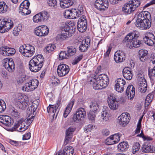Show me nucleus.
<instances>
[{
  "label": "nucleus",
  "instance_id": "1",
  "mask_svg": "<svg viewBox=\"0 0 155 155\" xmlns=\"http://www.w3.org/2000/svg\"><path fill=\"white\" fill-rule=\"evenodd\" d=\"M139 34L138 32L133 31L127 34L123 41V43H126V46L132 48H137L142 45V41L137 40Z\"/></svg>",
  "mask_w": 155,
  "mask_h": 155
},
{
  "label": "nucleus",
  "instance_id": "2",
  "mask_svg": "<svg viewBox=\"0 0 155 155\" xmlns=\"http://www.w3.org/2000/svg\"><path fill=\"white\" fill-rule=\"evenodd\" d=\"M43 61L40 55L34 57L29 62V68L30 70L34 72H36L40 70L43 66Z\"/></svg>",
  "mask_w": 155,
  "mask_h": 155
},
{
  "label": "nucleus",
  "instance_id": "3",
  "mask_svg": "<svg viewBox=\"0 0 155 155\" xmlns=\"http://www.w3.org/2000/svg\"><path fill=\"white\" fill-rule=\"evenodd\" d=\"M19 51L24 56L29 58L34 54L35 49L33 46L27 44L21 46L19 48Z\"/></svg>",
  "mask_w": 155,
  "mask_h": 155
},
{
  "label": "nucleus",
  "instance_id": "4",
  "mask_svg": "<svg viewBox=\"0 0 155 155\" xmlns=\"http://www.w3.org/2000/svg\"><path fill=\"white\" fill-rule=\"evenodd\" d=\"M13 26V21L10 19H4L0 20V32L4 33L8 31Z\"/></svg>",
  "mask_w": 155,
  "mask_h": 155
},
{
  "label": "nucleus",
  "instance_id": "5",
  "mask_svg": "<svg viewBox=\"0 0 155 155\" xmlns=\"http://www.w3.org/2000/svg\"><path fill=\"white\" fill-rule=\"evenodd\" d=\"M38 85V81L36 79H32L25 83V86L22 87V90L27 92L32 91L37 87Z\"/></svg>",
  "mask_w": 155,
  "mask_h": 155
},
{
  "label": "nucleus",
  "instance_id": "6",
  "mask_svg": "<svg viewBox=\"0 0 155 155\" xmlns=\"http://www.w3.org/2000/svg\"><path fill=\"white\" fill-rule=\"evenodd\" d=\"M61 100H58L55 105H50L47 108L48 112L49 114L50 115L53 117V118L55 116V118L57 117L59 111L58 108L61 104Z\"/></svg>",
  "mask_w": 155,
  "mask_h": 155
},
{
  "label": "nucleus",
  "instance_id": "7",
  "mask_svg": "<svg viewBox=\"0 0 155 155\" xmlns=\"http://www.w3.org/2000/svg\"><path fill=\"white\" fill-rule=\"evenodd\" d=\"M107 102L110 108L113 110L117 109L118 107V101L116 100V96L113 94H111L108 96L107 99Z\"/></svg>",
  "mask_w": 155,
  "mask_h": 155
},
{
  "label": "nucleus",
  "instance_id": "8",
  "mask_svg": "<svg viewBox=\"0 0 155 155\" xmlns=\"http://www.w3.org/2000/svg\"><path fill=\"white\" fill-rule=\"evenodd\" d=\"M18 101L17 105L19 108L24 110L28 105V100L25 96L22 95L21 94H18Z\"/></svg>",
  "mask_w": 155,
  "mask_h": 155
},
{
  "label": "nucleus",
  "instance_id": "9",
  "mask_svg": "<svg viewBox=\"0 0 155 155\" xmlns=\"http://www.w3.org/2000/svg\"><path fill=\"white\" fill-rule=\"evenodd\" d=\"M3 66L9 72H12L15 70V64L12 59L6 58L3 60Z\"/></svg>",
  "mask_w": 155,
  "mask_h": 155
},
{
  "label": "nucleus",
  "instance_id": "10",
  "mask_svg": "<svg viewBox=\"0 0 155 155\" xmlns=\"http://www.w3.org/2000/svg\"><path fill=\"white\" fill-rule=\"evenodd\" d=\"M70 68L68 65L65 64H60L57 68V73L58 76L62 77L65 76L69 72Z\"/></svg>",
  "mask_w": 155,
  "mask_h": 155
},
{
  "label": "nucleus",
  "instance_id": "11",
  "mask_svg": "<svg viewBox=\"0 0 155 155\" xmlns=\"http://www.w3.org/2000/svg\"><path fill=\"white\" fill-rule=\"evenodd\" d=\"M86 112L83 108H80L76 112V114L73 116V120L76 122L83 120L86 115Z\"/></svg>",
  "mask_w": 155,
  "mask_h": 155
},
{
  "label": "nucleus",
  "instance_id": "12",
  "mask_svg": "<svg viewBox=\"0 0 155 155\" xmlns=\"http://www.w3.org/2000/svg\"><path fill=\"white\" fill-rule=\"evenodd\" d=\"M109 3L107 0H96L94 6L100 11L105 10L108 7Z\"/></svg>",
  "mask_w": 155,
  "mask_h": 155
},
{
  "label": "nucleus",
  "instance_id": "13",
  "mask_svg": "<svg viewBox=\"0 0 155 155\" xmlns=\"http://www.w3.org/2000/svg\"><path fill=\"white\" fill-rule=\"evenodd\" d=\"M13 120L8 116L0 115V123L7 127H11L13 123Z\"/></svg>",
  "mask_w": 155,
  "mask_h": 155
},
{
  "label": "nucleus",
  "instance_id": "14",
  "mask_svg": "<svg viewBox=\"0 0 155 155\" xmlns=\"http://www.w3.org/2000/svg\"><path fill=\"white\" fill-rule=\"evenodd\" d=\"M151 20L148 19H144L140 23L137 25L136 26L142 30H147L149 29L151 26Z\"/></svg>",
  "mask_w": 155,
  "mask_h": 155
},
{
  "label": "nucleus",
  "instance_id": "15",
  "mask_svg": "<svg viewBox=\"0 0 155 155\" xmlns=\"http://www.w3.org/2000/svg\"><path fill=\"white\" fill-rule=\"evenodd\" d=\"M119 134H114L111 135L106 140V143L108 145H111L117 143L120 140Z\"/></svg>",
  "mask_w": 155,
  "mask_h": 155
},
{
  "label": "nucleus",
  "instance_id": "16",
  "mask_svg": "<svg viewBox=\"0 0 155 155\" xmlns=\"http://www.w3.org/2000/svg\"><path fill=\"white\" fill-rule=\"evenodd\" d=\"M97 80L99 82V84L104 88L109 84V80L107 76L105 74H101L97 78Z\"/></svg>",
  "mask_w": 155,
  "mask_h": 155
},
{
  "label": "nucleus",
  "instance_id": "17",
  "mask_svg": "<svg viewBox=\"0 0 155 155\" xmlns=\"http://www.w3.org/2000/svg\"><path fill=\"white\" fill-rule=\"evenodd\" d=\"M2 52L1 54L4 56H11L15 53V50L14 48H9L6 46H4L1 48Z\"/></svg>",
  "mask_w": 155,
  "mask_h": 155
},
{
  "label": "nucleus",
  "instance_id": "18",
  "mask_svg": "<svg viewBox=\"0 0 155 155\" xmlns=\"http://www.w3.org/2000/svg\"><path fill=\"white\" fill-rule=\"evenodd\" d=\"M76 128L74 127H71L68 128L66 132V137L64 143L67 144L72 137V134L75 130Z\"/></svg>",
  "mask_w": 155,
  "mask_h": 155
},
{
  "label": "nucleus",
  "instance_id": "19",
  "mask_svg": "<svg viewBox=\"0 0 155 155\" xmlns=\"http://www.w3.org/2000/svg\"><path fill=\"white\" fill-rule=\"evenodd\" d=\"M143 40L146 44L149 46H152L155 44V37L153 34L149 33L144 38Z\"/></svg>",
  "mask_w": 155,
  "mask_h": 155
},
{
  "label": "nucleus",
  "instance_id": "20",
  "mask_svg": "<svg viewBox=\"0 0 155 155\" xmlns=\"http://www.w3.org/2000/svg\"><path fill=\"white\" fill-rule=\"evenodd\" d=\"M135 94V88L132 85L128 86L126 91V94L128 98L132 100L134 98Z\"/></svg>",
  "mask_w": 155,
  "mask_h": 155
},
{
  "label": "nucleus",
  "instance_id": "21",
  "mask_svg": "<svg viewBox=\"0 0 155 155\" xmlns=\"http://www.w3.org/2000/svg\"><path fill=\"white\" fill-rule=\"evenodd\" d=\"M119 123L123 127L125 126L129 122V118L124 113L122 114L118 118Z\"/></svg>",
  "mask_w": 155,
  "mask_h": 155
},
{
  "label": "nucleus",
  "instance_id": "22",
  "mask_svg": "<svg viewBox=\"0 0 155 155\" xmlns=\"http://www.w3.org/2000/svg\"><path fill=\"white\" fill-rule=\"evenodd\" d=\"M138 90L141 93L146 92L147 87V81L145 79H143V81H139L138 84Z\"/></svg>",
  "mask_w": 155,
  "mask_h": 155
},
{
  "label": "nucleus",
  "instance_id": "23",
  "mask_svg": "<svg viewBox=\"0 0 155 155\" xmlns=\"http://www.w3.org/2000/svg\"><path fill=\"white\" fill-rule=\"evenodd\" d=\"M148 51L146 50L141 49L138 52V56L140 61L144 62L148 58Z\"/></svg>",
  "mask_w": 155,
  "mask_h": 155
},
{
  "label": "nucleus",
  "instance_id": "24",
  "mask_svg": "<svg viewBox=\"0 0 155 155\" xmlns=\"http://www.w3.org/2000/svg\"><path fill=\"white\" fill-rule=\"evenodd\" d=\"M123 76L126 79L130 80L132 79L133 74L130 68L129 67L125 68L123 71Z\"/></svg>",
  "mask_w": 155,
  "mask_h": 155
},
{
  "label": "nucleus",
  "instance_id": "25",
  "mask_svg": "<svg viewBox=\"0 0 155 155\" xmlns=\"http://www.w3.org/2000/svg\"><path fill=\"white\" fill-rule=\"evenodd\" d=\"M134 8L132 6V5L130 4V2L128 3L125 4L122 8V11L126 14H129L132 12L134 11Z\"/></svg>",
  "mask_w": 155,
  "mask_h": 155
},
{
  "label": "nucleus",
  "instance_id": "26",
  "mask_svg": "<svg viewBox=\"0 0 155 155\" xmlns=\"http://www.w3.org/2000/svg\"><path fill=\"white\" fill-rule=\"evenodd\" d=\"M74 0H62L61 1L60 5L62 8H66L72 5Z\"/></svg>",
  "mask_w": 155,
  "mask_h": 155
},
{
  "label": "nucleus",
  "instance_id": "27",
  "mask_svg": "<svg viewBox=\"0 0 155 155\" xmlns=\"http://www.w3.org/2000/svg\"><path fill=\"white\" fill-rule=\"evenodd\" d=\"M74 100L73 99H71L67 106L63 114V116L65 118L69 114L74 105Z\"/></svg>",
  "mask_w": 155,
  "mask_h": 155
},
{
  "label": "nucleus",
  "instance_id": "28",
  "mask_svg": "<svg viewBox=\"0 0 155 155\" xmlns=\"http://www.w3.org/2000/svg\"><path fill=\"white\" fill-rule=\"evenodd\" d=\"M153 97L154 93L153 92H151L147 95L145 100L144 104L145 108H147L150 104L153 99Z\"/></svg>",
  "mask_w": 155,
  "mask_h": 155
},
{
  "label": "nucleus",
  "instance_id": "29",
  "mask_svg": "<svg viewBox=\"0 0 155 155\" xmlns=\"http://www.w3.org/2000/svg\"><path fill=\"white\" fill-rule=\"evenodd\" d=\"M129 147L128 143L124 141L120 143L117 146L118 150L120 152H124L126 151Z\"/></svg>",
  "mask_w": 155,
  "mask_h": 155
},
{
  "label": "nucleus",
  "instance_id": "30",
  "mask_svg": "<svg viewBox=\"0 0 155 155\" xmlns=\"http://www.w3.org/2000/svg\"><path fill=\"white\" fill-rule=\"evenodd\" d=\"M64 16L65 18H67L72 19L73 17L74 18H77L74 12V10H66L64 13Z\"/></svg>",
  "mask_w": 155,
  "mask_h": 155
},
{
  "label": "nucleus",
  "instance_id": "31",
  "mask_svg": "<svg viewBox=\"0 0 155 155\" xmlns=\"http://www.w3.org/2000/svg\"><path fill=\"white\" fill-rule=\"evenodd\" d=\"M87 27V22L84 21L83 22H79L77 23V28L78 31L81 32H83L86 31Z\"/></svg>",
  "mask_w": 155,
  "mask_h": 155
},
{
  "label": "nucleus",
  "instance_id": "32",
  "mask_svg": "<svg viewBox=\"0 0 155 155\" xmlns=\"http://www.w3.org/2000/svg\"><path fill=\"white\" fill-rule=\"evenodd\" d=\"M62 34L61 35H58L55 37V39L56 41H61L64 40L68 38L69 36L67 33L65 32L61 31Z\"/></svg>",
  "mask_w": 155,
  "mask_h": 155
},
{
  "label": "nucleus",
  "instance_id": "33",
  "mask_svg": "<svg viewBox=\"0 0 155 155\" xmlns=\"http://www.w3.org/2000/svg\"><path fill=\"white\" fill-rule=\"evenodd\" d=\"M151 144L148 142H145L142 147V151L146 153H150V151Z\"/></svg>",
  "mask_w": 155,
  "mask_h": 155
},
{
  "label": "nucleus",
  "instance_id": "34",
  "mask_svg": "<svg viewBox=\"0 0 155 155\" xmlns=\"http://www.w3.org/2000/svg\"><path fill=\"white\" fill-rule=\"evenodd\" d=\"M41 18L42 21H47L50 17L49 14L46 11H44L39 13Z\"/></svg>",
  "mask_w": 155,
  "mask_h": 155
},
{
  "label": "nucleus",
  "instance_id": "35",
  "mask_svg": "<svg viewBox=\"0 0 155 155\" xmlns=\"http://www.w3.org/2000/svg\"><path fill=\"white\" fill-rule=\"evenodd\" d=\"M140 148V145L138 142H135L133 143L132 146V152L134 154L138 151Z\"/></svg>",
  "mask_w": 155,
  "mask_h": 155
},
{
  "label": "nucleus",
  "instance_id": "36",
  "mask_svg": "<svg viewBox=\"0 0 155 155\" xmlns=\"http://www.w3.org/2000/svg\"><path fill=\"white\" fill-rule=\"evenodd\" d=\"M74 12L77 18L80 15L83 14V8L82 5H79L78 7V9L74 10Z\"/></svg>",
  "mask_w": 155,
  "mask_h": 155
},
{
  "label": "nucleus",
  "instance_id": "37",
  "mask_svg": "<svg viewBox=\"0 0 155 155\" xmlns=\"http://www.w3.org/2000/svg\"><path fill=\"white\" fill-rule=\"evenodd\" d=\"M67 53L69 57L74 55L76 52V48L73 46H68L67 47Z\"/></svg>",
  "mask_w": 155,
  "mask_h": 155
},
{
  "label": "nucleus",
  "instance_id": "38",
  "mask_svg": "<svg viewBox=\"0 0 155 155\" xmlns=\"http://www.w3.org/2000/svg\"><path fill=\"white\" fill-rule=\"evenodd\" d=\"M96 113L94 111L90 110L88 114V119L92 123H94L95 122Z\"/></svg>",
  "mask_w": 155,
  "mask_h": 155
},
{
  "label": "nucleus",
  "instance_id": "39",
  "mask_svg": "<svg viewBox=\"0 0 155 155\" xmlns=\"http://www.w3.org/2000/svg\"><path fill=\"white\" fill-rule=\"evenodd\" d=\"M91 111H93L96 113V111L99 108V105L97 102L95 101L92 102V104L90 105Z\"/></svg>",
  "mask_w": 155,
  "mask_h": 155
},
{
  "label": "nucleus",
  "instance_id": "40",
  "mask_svg": "<svg viewBox=\"0 0 155 155\" xmlns=\"http://www.w3.org/2000/svg\"><path fill=\"white\" fill-rule=\"evenodd\" d=\"M38 107V105L34 103H32V105L28 107L29 112H28V113H29V114H31V115H34V113L35 111Z\"/></svg>",
  "mask_w": 155,
  "mask_h": 155
},
{
  "label": "nucleus",
  "instance_id": "41",
  "mask_svg": "<svg viewBox=\"0 0 155 155\" xmlns=\"http://www.w3.org/2000/svg\"><path fill=\"white\" fill-rule=\"evenodd\" d=\"M67 52L65 51H61L59 54V59L60 60L69 58Z\"/></svg>",
  "mask_w": 155,
  "mask_h": 155
},
{
  "label": "nucleus",
  "instance_id": "42",
  "mask_svg": "<svg viewBox=\"0 0 155 155\" xmlns=\"http://www.w3.org/2000/svg\"><path fill=\"white\" fill-rule=\"evenodd\" d=\"M8 9V6L4 2H0V13H4L6 12Z\"/></svg>",
  "mask_w": 155,
  "mask_h": 155
},
{
  "label": "nucleus",
  "instance_id": "43",
  "mask_svg": "<svg viewBox=\"0 0 155 155\" xmlns=\"http://www.w3.org/2000/svg\"><path fill=\"white\" fill-rule=\"evenodd\" d=\"M56 48L54 44H48L45 48L47 52H51L54 50Z\"/></svg>",
  "mask_w": 155,
  "mask_h": 155
},
{
  "label": "nucleus",
  "instance_id": "44",
  "mask_svg": "<svg viewBox=\"0 0 155 155\" xmlns=\"http://www.w3.org/2000/svg\"><path fill=\"white\" fill-rule=\"evenodd\" d=\"M11 115L12 116L14 117H15L17 118L19 117L20 114V113L17 109L15 108L14 107H13L11 110Z\"/></svg>",
  "mask_w": 155,
  "mask_h": 155
},
{
  "label": "nucleus",
  "instance_id": "45",
  "mask_svg": "<svg viewBox=\"0 0 155 155\" xmlns=\"http://www.w3.org/2000/svg\"><path fill=\"white\" fill-rule=\"evenodd\" d=\"M28 8H19V12L22 15H28L31 13V11L28 10Z\"/></svg>",
  "mask_w": 155,
  "mask_h": 155
},
{
  "label": "nucleus",
  "instance_id": "46",
  "mask_svg": "<svg viewBox=\"0 0 155 155\" xmlns=\"http://www.w3.org/2000/svg\"><path fill=\"white\" fill-rule=\"evenodd\" d=\"M41 33L43 34V36H45L48 35L49 32L48 28L45 25L41 26Z\"/></svg>",
  "mask_w": 155,
  "mask_h": 155
},
{
  "label": "nucleus",
  "instance_id": "47",
  "mask_svg": "<svg viewBox=\"0 0 155 155\" xmlns=\"http://www.w3.org/2000/svg\"><path fill=\"white\" fill-rule=\"evenodd\" d=\"M143 12H141L138 15L136 21L134 23L135 25L140 23L141 21H142L144 19V17L143 16Z\"/></svg>",
  "mask_w": 155,
  "mask_h": 155
},
{
  "label": "nucleus",
  "instance_id": "48",
  "mask_svg": "<svg viewBox=\"0 0 155 155\" xmlns=\"http://www.w3.org/2000/svg\"><path fill=\"white\" fill-rule=\"evenodd\" d=\"M48 4L49 6L54 8H57V2L56 0H48Z\"/></svg>",
  "mask_w": 155,
  "mask_h": 155
},
{
  "label": "nucleus",
  "instance_id": "49",
  "mask_svg": "<svg viewBox=\"0 0 155 155\" xmlns=\"http://www.w3.org/2000/svg\"><path fill=\"white\" fill-rule=\"evenodd\" d=\"M130 4L132 5V7L134 8V11L136 8L139 6L140 3L139 1L138 0H133L130 2Z\"/></svg>",
  "mask_w": 155,
  "mask_h": 155
},
{
  "label": "nucleus",
  "instance_id": "50",
  "mask_svg": "<svg viewBox=\"0 0 155 155\" xmlns=\"http://www.w3.org/2000/svg\"><path fill=\"white\" fill-rule=\"evenodd\" d=\"M83 58V56L82 54L76 57L72 61V64L73 65L76 64L82 59Z\"/></svg>",
  "mask_w": 155,
  "mask_h": 155
},
{
  "label": "nucleus",
  "instance_id": "51",
  "mask_svg": "<svg viewBox=\"0 0 155 155\" xmlns=\"http://www.w3.org/2000/svg\"><path fill=\"white\" fill-rule=\"evenodd\" d=\"M96 82L93 84V87L95 90L102 89L104 88L99 84V82L97 80V78L96 79Z\"/></svg>",
  "mask_w": 155,
  "mask_h": 155
},
{
  "label": "nucleus",
  "instance_id": "52",
  "mask_svg": "<svg viewBox=\"0 0 155 155\" xmlns=\"http://www.w3.org/2000/svg\"><path fill=\"white\" fill-rule=\"evenodd\" d=\"M30 5V3L29 1L28 0H25L21 3L19 8H28Z\"/></svg>",
  "mask_w": 155,
  "mask_h": 155
},
{
  "label": "nucleus",
  "instance_id": "53",
  "mask_svg": "<svg viewBox=\"0 0 155 155\" xmlns=\"http://www.w3.org/2000/svg\"><path fill=\"white\" fill-rule=\"evenodd\" d=\"M125 81L123 79L120 78L117 79V82L115 84H117V86H120L121 87L124 86L126 84Z\"/></svg>",
  "mask_w": 155,
  "mask_h": 155
},
{
  "label": "nucleus",
  "instance_id": "54",
  "mask_svg": "<svg viewBox=\"0 0 155 155\" xmlns=\"http://www.w3.org/2000/svg\"><path fill=\"white\" fill-rule=\"evenodd\" d=\"M33 21L35 23H38L39 22H42L41 18L40 16V14L38 13L33 17Z\"/></svg>",
  "mask_w": 155,
  "mask_h": 155
},
{
  "label": "nucleus",
  "instance_id": "55",
  "mask_svg": "<svg viewBox=\"0 0 155 155\" xmlns=\"http://www.w3.org/2000/svg\"><path fill=\"white\" fill-rule=\"evenodd\" d=\"M34 33L37 36L41 37L43 36V34L41 33V26L36 27L34 30Z\"/></svg>",
  "mask_w": 155,
  "mask_h": 155
},
{
  "label": "nucleus",
  "instance_id": "56",
  "mask_svg": "<svg viewBox=\"0 0 155 155\" xmlns=\"http://www.w3.org/2000/svg\"><path fill=\"white\" fill-rule=\"evenodd\" d=\"M6 108L5 102L3 101L0 100V113L4 112Z\"/></svg>",
  "mask_w": 155,
  "mask_h": 155
},
{
  "label": "nucleus",
  "instance_id": "57",
  "mask_svg": "<svg viewBox=\"0 0 155 155\" xmlns=\"http://www.w3.org/2000/svg\"><path fill=\"white\" fill-rule=\"evenodd\" d=\"M109 114L106 111H104L102 113L101 118L105 121L107 120L108 119Z\"/></svg>",
  "mask_w": 155,
  "mask_h": 155
},
{
  "label": "nucleus",
  "instance_id": "58",
  "mask_svg": "<svg viewBox=\"0 0 155 155\" xmlns=\"http://www.w3.org/2000/svg\"><path fill=\"white\" fill-rule=\"evenodd\" d=\"M88 48V46L85 44L82 43L80 45L79 47V50L81 52H84L86 51Z\"/></svg>",
  "mask_w": 155,
  "mask_h": 155
},
{
  "label": "nucleus",
  "instance_id": "59",
  "mask_svg": "<svg viewBox=\"0 0 155 155\" xmlns=\"http://www.w3.org/2000/svg\"><path fill=\"white\" fill-rule=\"evenodd\" d=\"M75 25V23L73 22L72 24L71 23V24H69L68 25H66L63 28H65L66 29H69V30H75L76 29Z\"/></svg>",
  "mask_w": 155,
  "mask_h": 155
},
{
  "label": "nucleus",
  "instance_id": "60",
  "mask_svg": "<svg viewBox=\"0 0 155 155\" xmlns=\"http://www.w3.org/2000/svg\"><path fill=\"white\" fill-rule=\"evenodd\" d=\"M143 14V16L144 17V19H148L151 20V15L150 13L147 11L142 12Z\"/></svg>",
  "mask_w": 155,
  "mask_h": 155
},
{
  "label": "nucleus",
  "instance_id": "61",
  "mask_svg": "<svg viewBox=\"0 0 155 155\" xmlns=\"http://www.w3.org/2000/svg\"><path fill=\"white\" fill-rule=\"evenodd\" d=\"M62 31H64L65 32L68 33L69 35L71 36L72 34L74 33L75 30H69V29H66L65 28H62Z\"/></svg>",
  "mask_w": 155,
  "mask_h": 155
},
{
  "label": "nucleus",
  "instance_id": "62",
  "mask_svg": "<svg viewBox=\"0 0 155 155\" xmlns=\"http://www.w3.org/2000/svg\"><path fill=\"white\" fill-rule=\"evenodd\" d=\"M114 59L115 61L117 63L122 62L125 59L122 58L118 56V55H114Z\"/></svg>",
  "mask_w": 155,
  "mask_h": 155
},
{
  "label": "nucleus",
  "instance_id": "63",
  "mask_svg": "<svg viewBox=\"0 0 155 155\" xmlns=\"http://www.w3.org/2000/svg\"><path fill=\"white\" fill-rule=\"evenodd\" d=\"M114 55H118V56L120 57L121 58H122L123 57V58L125 59V54L124 53V52L121 51L119 50V51H117L115 53Z\"/></svg>",
  "mask_w": 155,
  "mask_h": 155
},
{
  "label": "nucleus",
  "instance_id": "64",
  "mask_svg": "<svg viewBox=\"0 0 155 155\" xmlns=\"http://www.w3.org/2000/svg\"><path fill=\"white\" fill-rule=\"evenodd\" d=\"M20 124H21V127L18 131L20 132L24 131L28 128L29 126H25V125L23 122L21 123V122Z\"/></svg>",
  "mask_w": 155,
  "mask_h": 155
}]
</instances>
